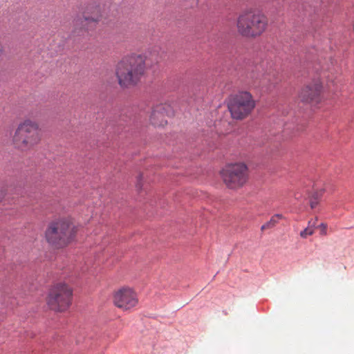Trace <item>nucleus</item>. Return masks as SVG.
Listing matches in <instances>:
<instances>
[{"label": "nucleus", "instance_id": "obj_9", "mask_svg": "<svg viewBox=\"0 0 354 354\" xmlns=\"http://www.w3.org/2000/svg\"><path fill=\"white\" fill-rule=\"evenodd\" d=\"M138 303L136 293L130 288H122L114 295V304L120 308L129 310Z\"/></svg>", "mask_w": 354, "mask_h": 354}, {"label": "nucleus", "instance_id": "obj_22", "mask_svg": "<svg viewBox=\"0 0 354 354\" xmlns=\"http://www.w3.org/2000/svg\"><path fill=\"white\" fill-rule=\"evenodd\" d=\"M266 229H268V228H267V227H266V223H265L264 225H263L261 226V230L263 231V230H266Z\"/></svg>", "mask_w": 354, "mask_h": 354}, {"label": "nucleus", "instance_id": "obj_7", "mask_svg": "<svg viewBox=\"0 0 354 354\" xmlns=\"http://www.w3.org/2000/svg\"><path fill=\"white\" fill-rule=\"evenodd\" d=\"M73 290L66 283H58L49 291L47 304L51 310L63 312L71 304Z\"/></svg>", "mask_w": 354, "mask_h": 354}, {"label": "nucleus", "instance_id": "obj_12", "mask_svg": "<svg viewBox=\"0 0 354 354\" xmlns=\"http://www.w3.org/2000/svg\"><path fill=\"white\" fill-rule=\"evenodd\" d=\"M135 116L133 115L132 111L129 108H125L120 111V115L115 116L114 115L113 118L109 119V127H115V125L122 126L123 123H127L131 122V120L134 121Z\"/></svg>", "mask_w": 354, "mask_h": 354}, {"label": "nucleus", "instance_id": "obj_19", "mask_svg": "<svg viewBox=\"0 0 354 354\" xmlns=\"http://www.w3.org/2000/svg\"><path fill=\"white\" fill-rule=\"evenodd\" d=\"M317 221V218H316L315 221H310L308 222V226H310V228L313 229V227H315Z\"/></svg>", "mask_w": 354, "mask_h": 354}, {"label": "nucleus", "instance_id": "obj_18", "mask_svg": "<svg viewBox=\"0 0 354 354\" xmlns=\"http://www.w3.org/2000/svg\"><path fill=\"white\" fill-rule=\"evenodd\" d=\"M309 200H310V208H311V209H314V208H315V207H316V206H317V205L318 204V203H319V202H318V201H313V200H312V199H310V198H309Z\"/></svg>", "mask_w": 354, "mask_h": 354}, {"label": "nucleus", "instance_id": "obj_1", "mask_svg": "<svg viewBox=\"0 0 354 354\" xmlns=\"http://www.w3.org/2000/svg\"><path fill=\"white\" fill-rule=\"evenodd\" d=\"M145 58L142 55L133 54L124 57L117 65L116 76L122 87L136 85L144 75Z\"/></svg>", "mask_w": 354, "mask_h": 354}, {"label": "nucleus", "instance_id": "obj_20", "mask_svg": "<svg viewBox=\"0 0 354 354\" xmlns=\"http://www.w3.org/2000/svg\"><path fill=\"white\" fill-rule=\"evenodd\" d=\"M6 192L3 189H1L0 190V202L2 201V199L4 198V196H6Z\"/></svg>", "mask_w": 354, "mask_h": 354}, {"label": "nucleus", "instance_id": "obj_15", "mask_svg": "<svg viewBox=\"0 0 354 354\" xmlns=\"http://www.w3.org/2000/svg\"><path fill=\"white\" fill-rule=\"evenodd\" d=\"M143 178L142 174H140L137 177V183H136V187L138 190L142 189V180Z\"/></svg>", "mask_w": 354, "mask_h": 354}, {"label": "nucleus", "instance_id": "obj_14", "mask_svg": "<svg viewBox=\"0 0 354 354\" xmlns=\"http://www.w3.org/2000/svg\"><path fill=\"white\" fill-rule=\"evenodd\" d=\"M314 233V230L310 228V226H308L303 231L300 232V236L302 238H306L308 235H312Z\"/></svg>", "mask_w": 354, "mask_h": 354}, {"label": "nucleus", "instance_id": "obj_3", "mask_svg": "<svg viewBox=\"0 0 354 354\" xmlns=\"http://www.w3.org/2000/svg\"><path fill=\"white\" fill-rule=\"evenodd\" d=\"M267 26V20L263 15L257 10H250L241 14L237 21L239 32L245 37L260 35Z\"/></svg>", "mask_w": 354, "mask_h": 354}, {"label": "nucleus", "instance_id": "obj_17", "mask_svg": "<svg viewBox=\"0 0 354 354\" xmlns=\"http://www.w3.org/2000/svg\"><path fill=\"white\" fill-rule=\"evenodd\" d=\"M317 227L321 229V234L326 235V228L327 225L326 223H321Z\"/></svg>", "mask_w": 354, "mask_h": 354}, {"label": "nucleus", "instance_id": "obj_5", "mask_svg": "<svg viewBox=\"0 0 354 354\" xmlns=\"http://www.w3.org/2000/svg\"><path fill=\"white\" fill-rule=\"evenodd\" d=\"M255 102L248 91H241L232 95L227 102V107L233 119L243 120L254 109Z\"/></svg>", "mask_w": 354, "mask_h": 354}, {"label": "nucleus", "instance_id": "obj_23", "mask_svg": "<svg viewBox=\"0 0 354 354\" xmlns=\"http://www.w3.org/2000/svg\"><path fill=\"white\" fill-rule=\"evenodd\" d=\"M115 133H119L118 130L114 131Z\"/></svg>", "mask_w": 354, "mask_h": 354}, {"label": "nucleus", "instance_id": "obj_2", "mask_svg": "<svg viewBox=\"0 0 354 354\" xmlns=\"http://www.w3.org/2000/svg\"><path fill=\"white\" fill-rule=\"evenodd\" d=\"M76 228L65 219L49 223L45 236L47 242L55 248H62L71 243L76 235Z\"/></svg>", "mask_w": 354, "mask_h": 354}, {"label": "nucleus", "instance_id": "obj_16", "mask_svg": "<svg viewBox=\"0 0 354 354\" xmlns=\"http://www.w3.org/2000/svg\"><path fill=\"white\" fill-rule=\"evenodd\" d=\"M277 223V221L275 218H274V217H272L269 221L266 223V227H267V228H269V229L272 228L274 226H275Z\"/></svg>", "mask_w": 354, "mask_h": 354}, {"label": "nucleus", "instance_id": "obj_13", "mask_svg": "<svg viewBox=\"0 0 354 354\" xmlns=\"http://www.w3.org/2000/svg\"><path fill=\"white\" fill-rule=\"evenodd\" d=\"M324 192H325V189H322L319 191H315L313 193H310L309 191H308L307 193H308L309 198L319 202V201L322 198Z\"/></svg>", "mask_w": 354, "mask_h": 354}, {"label": "nucleus", "instance_id": "obj_11", "mask_svg": "<svg viewBox=\"0 0 354 354\" xmlns=\"http://www.w3.org/2000/svg\"><path fill=\"white\" fill-rule=\"evenodd\" d=\"M173 115L174 111L170 105L160 104L153 109L150 115V122L154 126H164L167 124V120L164 119V116H171Z\"/></svg>", "mask_w": 354, "mask_h": 354}, {"label": "nucleus", "instance_id": "obj_8", "mask_svg": "<svg viewBox=\"0 0 354 354\" xmlns=\"http://www.w3.org/2000/svg\"><path fill=\"white\" fill-rule=\"evenodd\" d=\"M221 175L226 185L230 189H234L245 183L248 167L244 163L227 165L221 171Z\"/></svg>", "mask_w": 354, "mask_h": 354}, {"label": "nucleus", "instance_id": "obj_10", "mask_svg": "<svg viewBox=\"0 0 354 354\" xmlns=\"http://www.w3.org/2000/svg\"><path fill=\"white\" fill-rule=\"evenodd\" d=\"M322 85L319 81L307 85L300 93V98L306 103L318 104L321 101Z\"/></svg>", "mask_w": 354, "mask_h": 354}, {"label": "nucleus", "instance_id": "obj_6", "mask_svg": "<svg viewBox=\"0 0 354 354\" xmlns=\"http://www.w3.org/2000/svg\"><path fill=\"white\" fill-rule=\"evenodd\" d=\"M101 18L99 6L89 5L82 14L74 19V30L72 37L84 36L89 30H93Z\"/></svg>", "mask_w": 354, "mask_h": 354}, {"label": "nucleus", "instance_id": "obj_21", "mask_svg": "<svg viewBox=\"0 0 354 354\" xmlns=\"http://www.w3.org/2000/svg\"><path fill=\"white\" fill-rule=\"evenodd\" d=\"M272 217H274V218H280L281 219V218H283V216L281 214H276Z\"/></svg>", "mask_w": 354, "mask_h": 354}, {"label": "nucleus", "instance_id": "obj_4", "mask_svg": "<svg viewBox=\"0 0 354 354\" xmlns=\"http://www.w3.org/2000/svg\"><path fill=\"white\" fill-rule=\"evenodd\" d=\"M39 140L40 133L38 125L30 120H26L20 124L13 136L14 145L22 151L30 149Z\"/></svg>", "mask_w": 354, "mask_h": 354}]
</instances>
